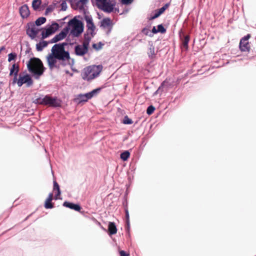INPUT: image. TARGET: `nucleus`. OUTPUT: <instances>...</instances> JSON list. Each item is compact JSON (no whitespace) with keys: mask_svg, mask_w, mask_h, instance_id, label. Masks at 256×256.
<instances>
[{"mask_svg":"<svg viewBox=\"0 0 256 256\" xmlns=\"http://www.w3.org/2000/svg\"><path fill=\"white\" fill-rule=\"evenodd\" d=\"M58 190H60L59 184L56 180H54V182H53V190L57 191Z\"/></svg>","mask_w":256,"mask_h":256,"instance_id":"45","label":"nucleus"},{"mask_svg":"<svg viewBox=\"0 0 256 256\" xmlns=\"http://www.w3.org/2000/svg\"><path fill=\"white\" fill-rule=\"evenodd\" d=\"M75 1L76 0H67V2H68L70 4L72 8H74Z\"/></svg>","mask_w":256,"mask_h":256,"instance_id":"53","label":"nucleus"},{"mask_svg":"<svg viewBox=\"0 0 256 256\" xmlns=\"http://www.w3.org/2000/svg\"><path fill=\"white\" fill-rule=\"evenodd\" d=\"M104 45V44H103L102 42H100L98 44H92V48L96 50H98L102 48Z\"/></svg>","mask_w":256,"mask_h":256,"instance_id":"34","label":"nucleus"},{"mask_svg":"<svg viewBox=\"0 0 256 256\" xmlns=\"http://www.w3.org/2000/svg\"><path fill=\"white\" fill-rule=\"evenodd\" d=\"M168 84V82L165 80L163 81L160 86L158 88V90L160 91V94H161L164 91V88L166 86V84Z\"/></svg>","mask_w":256,"mask_h":256,"instance_id":"39","label":"nucleus"},{"mask_svg":"<svg viewBox=\"0 0 256 256\" xmlns=\"http://www.w3.org/2000/svg\"><path fill=\"white\" fill-rule=\"evenodd\" d=\"M88 50L89 46L86 44H78L74 47V53L77 56H82L88 52Z\"/></svg>","mask_w":256,"mask_h":256,"instance_id":"11","label":"nucleus"},{"mask_svg":"<svg viewBox=\"0 0 256 256\" xmlns=\"http://www.w3.org/2000/svg\"><path fill=\"white\" fill-rule=\"evenodd\" d=\"M161 14H162L160 13V11L157 9L154 11V14H152L150 16V17L149 18V20H152L155 18H156L158 17H159Z\"/></svg>","mask_w":256,"mask_h":256,"instance_id":"32","label":"nucleus"},{"mask_svg":"<svg viewBox=\"0 0 256 256\" xmlns=\"http://www.w3.org/2000/svg\"><path fill=\"white\" fill-rule=\"evenodd\" d=\"M124 212L126 218V230L127 232H129L130 230V221L128 209L126 208V210H124Z\"/></svg>","mask_w":256,"mask_h":256,"instance_id":"22","label":"nucleus"},{"mask_svg":"<svg viewBox=\"0 0 256 256\" xmlns=\"http://www.w3.org/2000/svg\"><path fill=\"white\" fill-rule=\"evenodd\" d=\"M81 18L80 16H76L70 19L68 22L67 26L64 28L61 32L56 34L52 39L49 40L50 44L56 43L65 38L68 32L74 38H79L84 31V23L78 18Z\"/></svg>","mask_w":256,"mask_h":256,"instance_id":"1","label":"nucleus"},{"mask_svg":"<svg viewBox=\"0 0 256 256\" xmlns=\"http://www.w3.org/2000/svg\"><path fill=\"white\" fill-rule=\"evenodd\" d=\"M6 49V48L4 46H2L0 48V53L1 52H2V50H4Z\"/></svg>","mask_w":256,"mask_h":256,"instance_id":"59","label":"nucleus"},{"mask_svg":"<svg viewBox=\"0 0 256 256\" xmlns=\"http://www.w3.org/2000/svg\"><path fill=\"white\" fill-rule=\"evenodd\" d=\"M60 26L59 24L56 21H52L51 24H47L44 27L41 28L42 39L44 40L54 34L59 30Z\"/></svg>","mask_w":256,"mask_h":256,"instance_id":"6","label":"nucleus"},{"mask_svg":"<svg viewBox=\"0 0 256 256\" xmlns=\"http://www.w3.org/2000/svg\"><path fill=\"white\" fill-rule=\"evenodd\" d=\"M67 18H68V16H65L64 18L60 20H58V21H64V20H66V19Z\"/></svg>","mask_w":256,"mask_h":256,"instance_id":"60","label":"nucleus"},{"mask_svg":"<svg viewBox=\"0 0 256 256\" xmlns=\"http://www.w3.org/2000/svg\"><path fill=\"white\" fill-rule=\"evenodd\" d=\"M182 32L181 30L179 33V35L182 40V46L186 50H188V43L190 40V36L189 35H186L184 34H182Z\"/></svg>","mask_w":256,"mask_h":256,"instance_id":"17","label":"nucleus"},{"mask_svg":"<svg viewBox=\"0 0 256 256\" xmlns=\"http://www.w3.org/2000/svg\"><path fill=\"white\" fill-rule=\"evenodd\" d=\"M10 76H13L14 78H12V82H15L16 78H18L19 76L18 72L20 71V66L19 65L16 63H14L11 68H10Z\"/></svg>","mask_w":256,"mask_h":256,"instance_id":"13","label":"nucleus"},{"mask_svg":"<svg viewBox=\"0 0 256 256\" xmlns=\"http://www.w3.org/2000/svg\"><path fill=\"white\" fill-rule=\"evenodd\" d=\"M128 194V190H126V192H125V194H124V196H126V198H127Z\"/></svg>","mask_w":256,"mask_h":256,"instance_id":"62","label":"nucleus"},{"mask_svg":"<svg viewBox=\"0 0 256 256\" xmlns=\"http://www.w3.org/2000/svg\"><path fill=\"white\" fill-rule=\"evenodd\" d=\"M58 3V2L56 1H54L52 4L49 5L46 8L45 12H44V15L47 16L50 12H52L56 7V4Z\"/></svg>","mask_w":256,"mask_h":256,"instance_id":"23","label":"nucleus"},{"mask_svg":"<svg viewBox=\"0 0 256 256\" xmlns=\"http://www.w3.org/2000/svg\"><path fill=\"white\" fill-rule=\"evenodd\" d=\"M92 68V70H91V74H92L93 72H95L97 70H98V67H99L100 70V72H102V64H98V65H92V66H90Z\"/></svg>","mask_w":256,"mask_h":256,"instance_id":"37","label":"nucleus"},{"mask_svg":"<svg viewBox=\"0 0 256 256\" xmlns=\"http://www.w3.org/2000/svg\"><path fill=\"white\" fill-rule=\"evenodd\" d=\"M160 93V91L158 90V89L154 92V95Z\"/></svg>","mask_w":256,"mask_h":256,"instance_id":"61","label":"nucleus"},{"mask_svg":"<svg viewBox=\"0 0 256 256\" xmlns=\"http://www.w3.org/2000/svg\"><path fill=\"white\" fill-rule=\"evenodd\" d=\"M102 88V87H98L90 92H88V94L90 98L91 99L92 98L97 96L100 92Z\"/></svg>","mask_w":256,"mask_h":256,"instance_id":"24","label":"nucleus"},{"mask_svg":"<svg viewBox=\"0 0 256 256\" xmlns=\"http://www.w3.org/2000/svg\"><path fill=\"white\" fill-rule=\"evenodd\" d=\"M51 52H52L46 56V60L50 69L51 70L54 68L58 69L60 66L63 67L66 66V64L64 62L68 58L54 50L53 48H52Z\"/></svg>","mask_w":256,"mask_h":256,"instance_id":"4","label":"nucleus"},{"mask_svg":"<svg viewBox=\"0 0 256 256\" xmlns=\"http://www.w3.org/2000/svg\"><path fill=\"white\" fill-rule=\"evenodd\" d=\"M30 216V214L28 216H26V218L24 219V220H27Z\"/></svg>","mask_w":256,"mask_h":256,"instance_id":"63","label":"nucleus"},{"mask_svg":"<svg viewBox=\"0 0 256 256\" xmlns=\"http://www.w3.org/2000/svg\"><path fill=\"white\" fill-rule=\"evenodd\" d=\"M90 99L88 92L86 94H80L76 96L75 98L74 99V102L78 104L82 102H86Z\"/></svg>","mask_w":256,"mask_h":256,"instance_id":"14","label":"nucleus"},{"mask_svg":"<svg viewBox=\"0 0 256 256\" xmlns=\"http://www.w3.org/2000/svg\"><path fill=\"white\" fill-rule=\"evenodd\" d=\"M132 2L133 0H121L122 4L124 5L130 4Z\"/></svg>","mask_w":256,"mask_h":256,"instance_id":"48","label":"nucleus"},{"mask_svg":"<svg viewBox=\"0 0 256 256\" xmlns=\"http://www.w3.org/2000/svg\"><path fill=\"white\" fill-rule=\"evenodd\" d=\"M122 205L124 207V210L126 209H128V202L127 200V198H126V196H124V200L122 202Z\"/></svg>","mask_w":256,"mask_h":256,"instance_id":"46","label":"nucleus"},{"mask_svg":"<svg viewBox=\"0 0 256 256\" xmlns=\"http://www.w3.org/2000/svg\"><path fill=\"white\" fill-rule=\"evenodd\" d=\"M101 228L104 230H106L104 227L102 226Z\"/></svg>","mask_w":256,"mask_h":256,"instance_id":"64","label":"nucleus"},{"mask_svg":"<svg viewBox=\"0 0 256 256\" xmlns=\"http://www.w3.org/2000/svg\"><path fill=\"white\" fill-rule=\"evenodd\" d=\"M88 1V0H76L73 9L74 10H78L80 4H86Z\"/></svg>","mask_w":256,"mask_h":256,"instance_id":"29","label":"nucleus"},{"mask_svg":"<svg viewBox=\"0 0 256 256\" xmlns=\"http://www.w3.org/2000/svg\"><path fill=\"white\" fill-rule=\"evenodd\" d=\"M26 53L28 54L30 60L26 62L27 69L33 77L36 79H40L43 75L46 68L44 66L42 62L38 58L34 56V54L31 48L28 46L26 50Z\"/></svg>","mask_w":256,"mask_h":256,"instance_id":"2","label":"nucleus"},{"mask_svg":"<svg viewBox=\"0 0 256 256\" xmlns=\"http://www.w3.org/2000/svg\"><path fill=\"white\" fill-rule=\"evenodd\" d=\"M62 206L74 210L76 212H80L82 208L80 204H76L68 201L64 202H63Z\"/></svg>","mask_w":256,"mask_h":256,"instance_id":"15","label":"nucleus"},{"mask_svg":"<svg viewBox=\"0 0 256 256\" xmlns=\"http://www.w3.org/2000/svg\"><path fill=\"white\" fill-rule=\"evenodd\" d=\"M19 12L20 16L23 18H26L30 16V10L27 4H24L19 8Z\"/></svg>","mask_w":256,"mask_h":256,"instance_id":"16","label":"nucleus"},{"mask_svg":"<svg viewBox=\"0 0 256 256\" xmlns=\"http://www.w3.org/2000/svg\"><path fill=\"white\" fill-rule=\"evenodd\" d=\"M46 21V18L45 17L41 16L38 18L34 23L36 26H38L44 24Z\"/></svg>","mask_w":256,"mask_h":256,"instance_id":"28","label":"nucleus"},{"mask_svg":"<svg viewBox=\"0 0 256 256\" xmlns=\"http://www.w3.org/2000/svg\"><path fill=\"white\" fill-rule=\"evenodd\" d=\"M148 45L150 48L148 52V55L150 58L152 59L155 57L156 54L154 52V46L152 42H149Z\"/></svg>","mask_w":256,"mask_h":256,"instance_id":"21","label":"nucleus"},{"mask_svg":"<svg viewBox=\"0 0 256 256\" xmlns=\"http://www.w3.org/2000/svg\"><path fill=\"white\" fill-rule=\"evenodd\" d=\"M150 32H152V36H154V34H156L158 33V31L157 28H156L155 26H154L150 30Z\"/></svg>","mask_w":256,"mask_h":256,"instance_id":"49","label":"nucleus"},{"mask_svg":"<svg viewBox=\"0 0 256 256\" xmlns=\"http://www.w3.org/2000/svg\"><path fill=\"white\" fill-rule=\"evenodd\" d=\"M120 256H128L129 254L124 250H121L120 251Z\"/></svg>","mask_w":256,"mask_h":256,"instance_id":"52","label":"nucleus"},{"mask_svg":"<svg viewBox=\"0 0 256 256\" xmlns=\"http://www.w3.org/2000/svg\"><path fill=\"white\" fill-rule=\"evenodd\" d=\"M116 226L114 222H110L108 224V232L110 236L115 234L117 232Z\"/></svg>","mask_w":256,"mask_h":256,"instance_id":"18","label":"nucleus"},{"mask_svg":"<svg viewBox=\"0 0 256 256\" xmlns=\"http://www.w3.org/2000/svg\"><path fill=\"white\" fill-rule=\"evenodd\" d=\"M46 4L40 6V7L39 10H38L39 11H40L42 10H43L44 7L46 6Z\"/></svg>","mask_w":256,"mask_h":256,"instance_id":"55","label":"nucleus"},{"mask_svg":"<svg viewBox=\"0 0 256 256\" xmlns=\"http://www.w3.org/2000/svg\"><path fill=\"white\" fill-rule=\"evenodd\" d=\"M130 152L128 150H124L122 152L120 155V158L123 161H126L130 158Z\"/></svg>","mask_w":256,"mask_h":256,"instance_id":"30","label":"nucleus"},{"mask_svg":"<svg viewBox=\"0 0 256 256\" xmlns=\"http://www.w3.org/2000/svg\"><path fill=\"white\" fill-rule=\"evenodd\" d=\"M170 5V2L166 3L164 4L162 7L158 9L160 12L162 14L169 7Z\"/></svg>","mask_w":256,"mask_h":256,"instance_id":"43","label":"nucleus"},{"mask_svg":"<svg viewBox=\"0 0 256 256\" xmlns=\"http://www.w3.org/2000/svg\"><path fill=\"white\" fill-rule=\"evenodd\" d=\"M32 74L30 73H27L25 70L19 74L18 78L14 82H12V84L14 85L17 84L18 87H21L24 84H26V87L29 88L34 83V80L32 78Z\"/></svg>","mask_w":256,"mask_h":256,"instance_id":"5","label":"nucleus"},{"mask_svg":"<svg viewBox=\"0 0 256 256\" xmlns=\"http://www.w3.org/2000/svg\"><path fill=\"white\" fill-rule=\"evenodd\" d=\"M156 110V108L154 106L152 105H150L148 106L146 109V114L150 116L152 114L154 113Z\"/></svg>","mask_w":256,"mask_h":256,"instance_id":"38","label":"nucleus"},{"mask_svg":"<svg viewBox=\"0 0 256 256\" xmlns=\"http://www.w3.org/2000/svg\"><path fill=\"white\" fill-rule=\"evenodd\" d=\"M64 64H66V66L67 65L70 66L71 67H72L74 64V58H71L70 56L69 58L66 59L64 62Z\"/></svg>","mask_w":256,"mask_h":256,"instance_id":"31","label":"nucleus"},{"mask_svg":"<svg viewBox=\"0 0 256 256\" xmlns=\"http://www.w3.org/2000/svg\"><path fill=\"white\" fill-rule=\"evenodd\" d=\"M112 24L111 19L109 18H104L101 22V26L106 28L110 26Z\"/></svg>","mask_w":256,"mask_h":256,"instance_id":"27","label":"nucleus"},{"mask_svg":"<svg viewBox=\"0 0 256 256\" xmlns=\"http://www.w3.org/2000/svg\"><path fill=\"white\" fill-rule=\"evenodd\" d=\"M44 206L46 209H51L54 208V205L52 202H47V200H46Z\"/></svg>","mask_w":256,"mask_h":256,"instance_id":"40","label":"nucleus"},{"mask_svg":"<svg viewBox=\"0 0 256 256\" xmlns=\"http://www.w3.org/2000/svg\"><path fill=\"white\" fill-rule=\"evenodd\" d=\"M66 42H71V40L69 36L66 38Z\"/></svg>","mask_w":256,"mask_h":256,"instance_id":"56","label":"nucleus"},{"mask_svg":"<svg viewBox=\"0 0 256 256\" xmlns=\"http://www.w3.org/2000/svg\"><path fill=\"white\" fill-rule=\"evenodd\" d=\"M157 30L158 32H160L162 34L166 32V29L164 28L162 24H159L157 26Z\"/></svg>","mask_w":256,"mask_h":256,"instance_id":"35","label":"nucleus"},{"mask_svg":"<svg viewBox=\"0 0 256 256\" xmlns=\"http://www.w3.org/2000/svg\"><path fill=\"white\" fill-rule=\"evenodd\" d=\"M76 42H60L58 44H56L53 46L52 48H54V50H55L58 52H60V54H62L63 56H64L66 58H70V52L68 50H65V46L68 45L72 46L74 45Z\"/></svg>","mask_w":256,"mask_h":256,"instance_id":"8","label":"nucleus"},{"mask_svg":"<svg viewBox=\"0 0 256 256\" xmlns=\"http://www.w3.org/2000/svg\"><path fill=\"white\" fill-rule=\"evenodd\" d=\"M250 34H248L240 39L239 44V48L242 52H250V48L249 46L248 40L250 38Z\"/></svg>","mask_w":256,"mask_h":256,"instance_id":"10","label":"nucleus"},{"mask_svg":"<svg viewBox=\"0 0 256 256\" xmlns=\"http://www.w3.org/2000/svg\"><path fill=\"white\" fill-rule=\"evenodd\" d=\"M48 44H50L48 42L42 39L38 43L36 44V50L38 52H41L43 49L46 47Z\"/></svg>","mask_w":256,"mask_h":256,"instance_id":"20","label":"nucleus"},{"mask_svg":"<svg viewBox=\"0 0 256 256\" xmlns=\"http://www.w3.org/2000/svg\"><path fill=\"white\" fill-rule=\"evenodd\" d=\"M95 30L96 27L89 28V34H90L92 38L94 37L96 34V32H95Z\"/></svg>","mask_w":256,"mask_h":256,"instance_id":"47","label":"nucleus"},{"mask_svg":"<svg viewBox=\"0 0 256 256\" xmlns=\"http://www.w3.org/2000/svg\"><path fill=\"white\" fill-rule=\"evenodd\" d=\"M92 38V37L90 36L89 30H86L84 34V41L82 44H84L89 46Z\"/></svg>","mask_w":256,"mask_h":256,"instance_id":"25","label":"nucleus"},{"mask_svg":"<svg viewBox=\"0 0 256 256\" xmlns=\"http://www.w3.org/2000/svg\"><path fill=\"white\" fill-rule=\"evenodd\" d=\"M65 72H66V74H70V76H73V73L70 72H69V70H65Z\"/></svg>","mask_w":256,"mask_h":256,"instance_id":"54","label":"nucleus"},{"mask_svg":"<svg viewBox=\"0 0 256 256\" xmlns=\"http://www.w3.org/2000/svg\"><path fill=\"white\" fill-rule=\"evenodd\" d=\"M53 199V194L52 193L50 192L49 194L48 197L46 199V200L47 202H52Z\"/></svg>","mask_w":256,"mask_h":256,"instance_id":"50","label":"nucleus"},{"mask_svg":"<svg viewBox=\"0 0 256 256\" xmlns=\"http://www.w3.org/2000/svg\"><path fill=\"white\" fill-rule=\"evenodd\" d=\"M17 54L15 52H10L8 54V62H10L12 60H15L16 58Z\"/></svg>","mask_w":256,"mask_h":256,"instance_id":"36","label":"nucleus"},{"mask_svg":"<svg viewBox=\"0 0 256 256\" xmlns=\"http://www.w3.org/2000/svg\"><path fill=\"white\" fill-rule=\"evenodd\" d=\"M67 0H62V3L60 4L61 8L60 10V11H66L68 8V6L66 4Z\"/></svg>","mask_w":256,"mask_h":256,"instance_id":"41","label":"nucleus"},{"mask_svg":"<svg viewBox=\"0 0 256 256\" xmlns=\"http://www.w3.org/2000/svg\"><path fill=\"white\" fill-rule=\"evenodd\" d=\"M142 32L146 36H148L150 37H152V32H150V30L146 28H143L142 30Z\"/></svg>","mask_w":256,"mask_h":256,"instance_id":"42","label":"nucleus"},{"mask_svg":"<svg viewBox=\"0 0 256 256\" xmlns=\"http://www.w3.org/2000/svg\"><path fill=\"white\" fill-rule=\"evenodd\" d=\"M60 194H61V190H57L56 194V195L54 196V200H57L58 199H60L61 198H58V196H60Z\"/></svg>","mask_w":256,"mask_h":256,"instance_id":"51","label":"nucleus"},{"mask_svg":"<svg viewBox=\"0 0 256 256\" xmlns=\"http://www.w3.org/2000/svg\"><path fill=\"white\" fill-rule=\"evenodd\" d=\"M33 103L37 105L46 106L52 108L62 107V100L57 96H52L50 94H41L33 100Z\"/></svg>","mask_w":256,"mask_h":256,"instance_id":"3","label":"nucleus"},{"mask_svg":"<svg viewBox=\"0 0 256 256\" xmlns=\"http://www.w3.org/2000/svg\"><path fill=\"white\" fill-rule=\"evenodd\" d=\"M42 4V0H33L32 4V6L33 10L35 11L39 10L40 6Z\"/></svg>","mask_w":256,"mask_h":256,"instance_id":"26","label":"nucleus"},{"mask_svg":"<svg viewBox=\"0 0 256 256\" xmlns=\"http://www.w3.org/2000/svg\"><path fill=\"white\" fill-rule=\"evenodd\" d=\"M122 122L124 124H133V121L128 116H125Z\"/></svg>","mask_w":256,"mask_h":256,"instance_id":"33","label":"nucleus"},{"mask_svg":"<svg viewBox=\"0 0 256 256\" xmlns=\"http://www.w3.org/2000/svg\"><path fill=\"white\" fill-rule=\"evenodd\" d=\"M98 70L95 72H93L91 74V70L92 68L90 66H88L83 68L82 70L81 76L82 78L88 82H90L96 78H97L100 74V70L99 67H98Z\"/></svg>","mask_w":256,"mask_h":256,"instance_id":"7","label":"nucleus"},{"mask_svg":"<svg viewBox=\"0 0 256 256\" xmlns=\"http://www.w3.org/2000/svg\"><path fill=\"white\" fill-rule=\"evenodd\" d=\"M85 5L86 4H80V6H79V8H78V9H79L80 12H83L84 16L87 15L86 13L88 12L87 10L84 8Z\"/></svg>","mask_w":256,"mask_h":256,"instance_id":"44","label":"nucleus"},{"mask_svg":"<svg viewBox=\"0 0 256 256\" xmlns=\"http://www.w3.org/2000/svg\"><path fill=\"white\" fill-rule=\"evenodd\" d=\"M60 22L59 25L60 26V28L62 27L64 24H65V22H64V21H59Z\"/></svg>","mask_w":256,"mask_h":256,"instance_id":"57","label":"nucleus"},{"mask_svg":"<svg viewBox=\"0 0 256 256\" xmlns=\"http://www.w3.org/2000/svg\"><path fill=\"white\" fill-rule=\"evenodd\" d=\"M116 6V2H112L110 0H109L107 3H105L102 4H97V6L98 8L107 13H110L114 10V6Z\"/></svg>","mask_w":256,"mask_h":256,"instance_id":"12","label":"nucleus"},{"mask_svg":"<svg viewBox=\"0 0 256 256\" xmlns=\"http://www.w3.org/2000/svg\"><path fill=\"white\" fill-rule=\"evenodd\" d=\"M41 28H36L33 22H29L26 24V34L32 39H34Z\"/></svg>","mask_w":256,"mask_h":256,"instance_id":"9","label":"nucleus"},{"mask_svg":"<svg viewBox=\"0 0 256 256\" xmlns=\"http://www.w3.org/2000/svg\"><path fill=\"white\" fill-rule=\"evenodd\" d=\"M84 18L86 23V30H89V28L96 27L93 22L92 18L90 15H86Z\"/></svg>","mask_w":256,"mask_h":256,"instance_id":"19","label":"nucleus"},{"mask_svg":"<svg viewBox=\"0 0 256 256\" xmlns=\"http://www.w3.org/2000/svg\"><path fill=\"white\" fill-rule=\"evenodd\" d=\"M71 69L74 72H78V70L75 68H73L72 67H71Z\"/></svg>","mask_w":256,"mask_h":256,"instance_id":"58","label":"nucleus"}]
</instances>
